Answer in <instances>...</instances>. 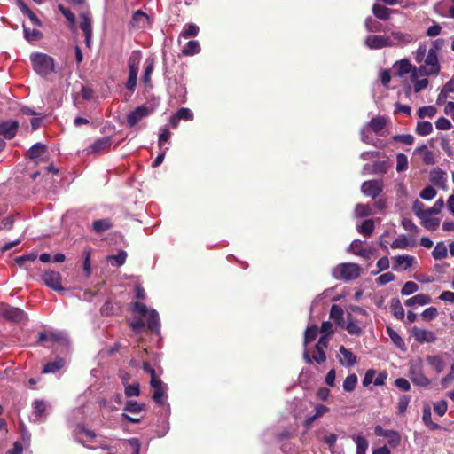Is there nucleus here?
I'll list each match as a JSON object with an SVG mask.
<instances>
[{"mask_svg": "<svg viewBox=\"0 0 454 454\" xmlns=\"http://www.w3.org/2000/svg\"><path fill=\"white\" fill-rule=\"evenodd\" d=\"M339 352L343 356V358H340L341 365L345 367H352L357 364V356L344 346L340 347Z\"/></svg>", "mask_w": 454, "mask_h": 454, "instance_id": "nucleus-19", "label": "nucleus"}, {"mask_svg": "<svg viewBox=\"0 0 454 454\" xmlns=\"http://www.w3.org/2000/svg\"><path fill=\"white\" fill-rule=\"evenodd\" d=\"M66 364V359L63 357H57L54 361L48 362L44 364L43 373H55L61 370Z\"/></svg>", "mask_w": 454, "mask_h": 454, "instance_id": "nucleus-21", "label": "nucleus"}, {"mask_svg": "<svg viewBox=\"0 0 454 454\" xmlns=\"http://www.w3.org/2000/svg\"><path fill=\"white\" fill-rule=\"evenodd\" d=\"M30 60L34 71L41 77H47L51 73H55V60L54 59L42 52H33L30 55Z\"/></svg>", "mask_w": 454, "mask_h": 454, "instance_id": "nucleus-1", "label": "nucleus"}, {"mask_svg": "<svg viewBox=\"0 0 454 454\" xmlns=\"http://www.w3.org/2000/svg\"><path fill=\"white\" fill-rule=\"evenodd\" d=\"M130 24L134 27L145 28L149 24V16L142 10H137L132 15Z\"/></svg>", "mask_w": 454, "mask_h": 454, "instance_id": "nucleus-18", "label": "nucleus"}, {"mask_svg": "<svg viewBox=\"0 0 454 454\" xmlns=\"http://www.w3.org/2000/svg\"><path fill=\"white\" fill-rule=\"evenodd\" d=\"M432 215H426L422 219V225L429 230V231H435L439 224H440V219L431 217Z\"/></svg>", "mask_w": 454, "mask_h": 454, "instance_id": "nucleus-47", "label": "nucleus"}, {"mask_svg": "<svg viewBox=\"0 0 454 454\" xmlns=\"http://www.w3.org/2000/svg\"><path fill=\"white\" fill-rule=\"evenodd\" d=\"M387 124V120L383 116H376L371 119V121L365 125L370 128L376 134L380 133Z\"/></svg>", "mask_w": 454, "mask_h": 454, "instance_id": "nucleus-28", "label": "nucleus"}, {"mask_svg": "<svg viewBox=\"0 0 454 454\" xmlns=\"http://www.w3.org/2000/svg\"><path fill=\"white\" fill-rule=\"evenodd\" d=\"M373 15L381 20H387L390 18L391 10L384 5L374 4L372 6Z\"/></svg>", "mask_w": 454, "mask_h": 454, "instance_id": "nucleus-32", "label": "nucleus"}, {"mask_svg": "<svg viewBox=\"0 0 454 454\" xmlns=\"http://www.w3.org/2000/svg\"><path fill=\"white\" fill-rule=\"evenodd\" d=\"M46 145L37 142L34 144L26 153L25 158L30 160L45 161L44 156L47 154Z\"/></svg>", "mask_w": 454, "mask_h": 454, "instance_id": "nucleus-9", "label": "nucleus"}, {"mask_svg": "<svg viewBox=\"0 0 454 454\" xmlns=\"http://www.w3.org/2000/svg\"><path fill=\"white\" fill-rule=\"evenodd\" d=\"M200 51V46L198 41L192 40L186 43V46L182 50V53L185 56H192Z\"/></svg>", "mask_w": 454, "mask_h": 454, "instance_id": "nucleus-43", "label": "nucleus"}, {"mask_svg": "<svg viewBox=\"0 0 454 454\" xmlns=\"http://www.w3.org/2000/svg\"><path fill=\"white\" fill-rule=\"evenodd\" d=\"M364 27H365V29L371 33H378V32L385 31L383 25L380 22H379L378 20H376L375 19H373L372 17H367L365 19Z\"/></svg>", "mask_w": 454, "mask_h": 454, "instance_id": "nucleus-35", "label": "nucleus"}, {"mask_svg": "<svg viewBox=\"0 0 454 454\" xmlns=\"http://www.w3.org/2000/svg\"><path fill=\"white\" fill-rule=\"evenodd\" d=\"M154 63H155V60H154V58H153V57L146 58V59L145 61V71H144V74H143V82L146 85L149 84L150 86H152L150 84V81H151V74L154 68Z\"/></svg>", "mask_w": 454, "mask_h": 454, "instance_id": "nucleus-34", "label": "nucleus"}, {"mask_svg": "<svg viewBox=\"0 0 454 454\" xmlns=\"http://www.w3.org/2000/svg\"><path fill=\"white\" fill-rule=\"evenodd\" d=\"M432 413L431 409L428 405H426L423 408V414H422V420L424 424L430 429V430H437L441 427L439 424L433 422L431 419Z\"/></svg>", "mask_w": 454, "mask_h": 454, "instance_id": "nucleus-36", "label": "nucleus"}, {"mask_svg": "<svg viewBox=\"0 0 454 454\" xmlns=\"http://www.w3.org/2000/svg\"><path fill=\"white\" fill-rule=\"evenodd\" d=\"M423 61H425L426 66L432 70H434V72L439 74L441 71V65L439 63L438 55L437 53H434V50L427 51V54Z\"/></svg>", "mask_w": 454, "mask_h": 454, "instance_id": "nucleus-22", "label": "nucleus"}, {"mask_svg": "<svg viewBox=\"0 0 454 454\" xmlns=\"http://www.w3.org/2000/svg\"><path fill=\"white\" fill-rule=\"evenodd\" d=\"M146 326L148 330L155 334L160 333V319L159 313L156 309H151L149 311Z\"/></svg>", "mask_w": 454, "mask_h": 454, "instance_id": "nucleus-17", "label": "nucleus"}, {"mask_svg": "<svg viewBox=\"0 0 454 454\" xmlns=\"http://www.w3.org/2000/svg\"><path fill=\"white\" fill-rule=\"evenodd\" d=\"M175 87H173L172 83H168L169 93L174 95L176 98H184L186 95V88L185 85L179 81L176 77L173 81Z\"/></svg>", "mask_w": 454, "mask_h": 454, "instance_id": "nucleus-23", "label": "nucleus"}, {"mask_svg": "<svg viewBox=\"0 0 454 454\" xmlns=\"http://www.w3.org/2000/svg\"><path fill=\"white\" fill-rule=\"evenodd\" d=\"M41 281L44 286L56 292H64L62 286V276L59 271L45 270L41 273Z\"/></svg>", "mask_w": 454, "mask_h": 454, "instance_id": "nucleus-5", "label": "nucleus"}, {"mask_svg": "<svg viewBox=\"0 0 454 454\" xmlns=\"http://www.w3.org/2000/svg\"><path fill=\"white\" fill-rule=\"evenodd\" d=\"M431 301H432V299L428 294H416L415 296H412V297L407 299L404 301V304L407 307H413L416 304H418L419 306H424V305L430 303Z\"/></svg>", "mask_w": 454, "mask_h": 454, "instance_id": "nucleus-24", "label": "nucleus"}, {"mask_svg": "<svg viewBox=\"0 0 454 454\" xmlns=\"http://www.w3.org/2000/svg\"><path fill=\"white\" fill-rule=\"evenodd\" d=\"M436 190L430 185L426 186L419 193V197L424 200H431L436 196Z\"/></svg>", "mask_w": 454, "mask_h": 454, "instance_id": "nucleus-58", "label": "nucleus"}, {"mask_svg": "<svg viewBox=\"0 0 454 454\" xmlns=\"http://www.w3.org/2000/svg\"><path fill=\"white\" fill-rule=\"evenodd\" d=\"M390 309L395 317L399 320H403L404 318L405 313L404 309L397 297H394L390 301Z\"/></svg>", "mask_w": 454, "mask_h": 454, "instance_id": "nucleus-27", "label": "nucleus"}, {"mask_svg": "<svg viewBox=\"0 0 454 454\" xmlns=\"http://www.w3.org/2000/svg\"><path fill=\"white\" fill-rule=\"evenodd\" d=\"M394 68H396L397 75L403 77L405 74H409L410 72L412 73L413 66L411 64L409 59H403L395 63Z\"/></svg>", "mask_w": 454, "mask_h": 454, "instance_id": "nucleus-26", "label": "nucleus"}, {"mask_svg": "<svg viewBox=\"0 0 454 454\" xmlns=\"http://www.w3.org/2000/svg\"><path fill=\"white\" fill-rule=\"evenodd\" d=\"M437 113V109L434 106H425L419 108L417 114L419 118L423 119L426 116L434 117Z\"/></svg>", "mask_w": 454, "mask_h": 454, "instance_id": "nucleus-52", "label": "nucleus"}, {"mask_svg": "<svg viewBox=\"0 0 454 454\" xmlns=\"http://www.w3.org/2000/svg\"><path fill=\"white\" fill-rule=\"evenodd\" d=\"M393 260V270L395 271H399L402 270H406L407 269L413 266L416 262V259L414 256L404 254V255H397L392 258Z\"/></svg>", "mask_w": 454, "mask_h": 454, "instance_id": "nucleus-13", "label": "nucleus"}, {"mask_svg": "<svg viewBox=\"0 0 454 454\" xmlns=\"http://www.w3.org/2000/svg\"><path fill=\"white\" fill-rule=\"evenodd\" d=\"M344 328H346L348 333L351 335L359 336L363 332L362 328L354 322L353 317L350 313L348 314L347 324H345Z\"/></svg>", "mask_w": 454, "mask_h": 454, "instance_id": "nucleus-39", "label": "nucleus"}, {"mask_svg": "<svg viewBox=\"0 0 454 454\" xmlns=\"http://www.w3.org/2000/svg\"><path fill=\"white\" fill-rule=\"evenodd\" d=\"M142 59V53L140 51H133L129 61V77L126 82L125 87L130 91H134L137 87V74L139 70V65Z\"/></svg>", "mask_w": 454, "mask_h": 454, "instance_id": "nucleus-2", "label": "nucleus"}, {"mask_svg": "<svg viewBox=\"0 0 454 454\" xmlns=\"http://www.w3.org/2000/svg\"><path fill=\"white\" fill-rule=\"evenodd\" d=\"M357 384V376L355 373H351L347 376L343 382V389L346 392H352L355 390Z\"/></svg>", "mask_w": 454, "mask_h": 454, "instance_id": "nucleus-51", "label": "nucleus"}, {"mask_svg": "<svg viewBox=\"0 0 454 454\" xmlns=\"http://www.w3.org/2000/svg\"><path fill=\"white\" fill-rule=\"evenodd\" d=\"M24 37L27 41H38L43 38V33L37 29H30L23 24Z\"/></svg>", "mask_w": 454, "mask_h": 454, "instance_id": "nucleus-45", "label": "nucleus"}, {"mask_svg": "<svg viewBox=\"0 0 454 454\" xmlns=\"http://www.w3.org/2000/svg\"><path fill=\"white\" fill-rule=\"evenodd\" d=\"M389 37H391V47H404L415 41L412 35L401 31H393Z\"/></svg>", "mask_w": 454, "mask_h": 454, "instance_id": "nucleus-11", "label": "nucleus"}, {"mask_svg": "<svg viewBox=\"0 0 454 454\" xmlns=\"http://www.w3.org/2000/svg\"><path fill=\"white\" fill-rule=\"evenodd\" d=\"M427 361L430 366L434 368L437 373L442 372L444 370L445 364L443 360L435 355H431L427 356Z\"/></svg>", "mask_w": 454, "mask_h": 454, "instance_id": "nucleus-40", "label": "nucleus"}, {"mask_svg": "<svg viewBox=\"0 0 454 454\" xmlns=\"http://www.w3.org/2000/svg\"><path fill=\"white\" fill-rule=\"evenodd\" d=\"M356 443V454H366L369 443L366 438L363 435H356L353 437Z\"/></svg>", "mask_w": 454, "mask_h": 454, "instance_id": "nucleus-48", "label": "nucleus"}, {"mask_svg": "<svg viewBox=\"0 0 454 454\" xmlns=\"http://www.w3.org/2000/svg\"><path fill=\"white\" fill-rule=\"evenodd\" d=\"M364 45L371 50H380L391 47V37L384 35H368L364 39Z\"/></svg>", "mask_w": 454, "mask_h": 454, "instance_id": "nucleus-8", "label": "nucleus"}, {"mask_svg": "<svg viewBox=\"0 0 454 454\" xmlns=\"http://www.w3.org/2000/svg\"><path fill=\"white\" fill-rule=\"evenodd\" d=\"M0 315L8 322L13 324L26 323L28 321L27 314L21 309L6 305Z\"/></svg>", "mask_w": 454, "mask_h": 454, "instance_id": "nucleus-6", "label": "nucleus"}, {"mask_svg": "<svg viewBox=\"0 0 454 454\" xmlns=\"http://www.w3.org/2000/svg\"><path fill=\"white\" fill-rule=\"evenodd\" d=\"M412 210L415 214V215L419 218L420 220L426 215H427V210H425V205L424 203H422L421 201H419V200H416L414 202H413V205H412Z\"/></svg>", "mask_w": 454, "mask_h": 454, "instance_id": "nucleus-57", "label": "nucleus"}, {"mask_svg": "<svg viewBox=\"0 0 454 454\" xmlns=\"http://www.w3.org/2000/svg\"><path fill=\"white\" fill-rule=\"evenodd\" d=\"M20 123L17 120H6L0 121V136L5 139H12L19 129Z\"/></svg>", "mask_w": 454, "mask_h": 454, "instance_id": "nucleus-10", "label": "nucleus"}, {"mask_svg": "<svg viewBox=\"0 0 454 454\" xmlns=\"http://www.w3.org/2000/svg\"><path fill=\"white\" fill-rule=\"evenodd\" d=\"M38 254L36 252H31L27 254H23L21 256H18L14 259L15 263L20 268L27 269L26 266V262H34L36 260Z\"/></svg>", "mask_w": 454, "mask_h": 454, "instance_id": "nucleus-44", "label": "nucleus"}, {"mask_svg": "<svg viewBox=\"0 0 454 454\" xmlns=\"http://www.w3.org/2000/svg\"><path fill=\"white\" fill-rule=\"evenodd\" d=\"M318 331H319V329L317 325H312L306 328V330L304 331V338H303V346L304 347H307V345L309 343H310L316 340Z\"/></svg>", "mask_w": 454, "mask_h": 454, "instance_id": "nucleus-37", "label": "nucleus"}, {"mask_svg": "<svg viewBox=\"0 0 454 454\" xmlns=\"http://www.w3.org/2000/svg\"><path fill=\"white\" fill-rule=\"evenodd\" d=\"M421 316L424 320L432 321L437 317L438 310L435 307H429L421 313Z\"/></svg>", "mask_w": 454, "mask_h": 454, "instance_id": "nucleus-64", "label": "nucleus"}, {"mask_svg": "<svg viewBox=\"0 0 454 454\" xmlns=\"http://www.w3.org/2000/svg\"><path fill=\"white\" fill-rule=\"evenodd\" d=\"M32 409H33V415L35 416V419H33L34 422L38 421L43 415H45L46 411V403L43 400L36 399L32 403Z\"/></svg>", "mask_w": 454, "mask_h": 454, "instance_id": "nucleus-29", "label": "nucleus"}, {"mask_svg": "<svg viewBox=\"0 0 454 454\" xmlns=\"http://www.w3.org/2000/svg\"><path fill=\"white\" fill-rule=\"evenodd\" d=\"M388 169V163L386 160L375 161L372 166V174H386Z\"/></svg>", "mask_w": 454, "mask_h": 454, "instance_id": "nucleus-55", "label": "nucleus"}, {"mask_svg": "<svg viewBox=\"0 0 454 454\" xmlns=\"http://www.w3.org/2000/svg\"><path fill=\"white\" fill-rule=\"evenodd\" d=\"M415 130L419 136H427L433 131V125L427 121H419Z\"/></svg>", "mask_w": 454, "mask_h": 454, "instance_id": "nucleus-46", "label": "nucleus"}, {"mask_svg": "<svg viewBox=\"0 0 454 454\" xmlns=\"http://www.w3.org/2000/svg\"><path fill=\"white\" fill-rule=\"evenodd\" d=\"M431 75H438L426 65H421L419 67H413L412 74H411V81H416L419 76H431Z\"/></svg>", "mask_w": 454, "mask_h": 454, "instance_id": "nucleus-30", "label": "nucleus"}, {"mask_svg": "<svg viewBox=\"0 0 454 454\" xmlns=\"http://www.w3.org/2000/svg\"><path fill=\"white\" fill-rule=\"evenodd\" d=\"M419 290V286L413 281H407L401 289L403 296H408Z\"/></svg>", "mask_w": 454, "mask_h": 454, "instance_id": "nucleus-54", "label": "nucleus"}, {"mask_svg": "<svg viewBox=\"0 0 454 454\" xmlns=\"http://www.w3.org/2000/svg\"><path fill=\"white\" fill-rule=\"evenodd\" d=\"M199 33V27L194 23H188L184 25L180 35L184 38L194 37Z\"/></svg>", "mask_w": 454, "mask_h": 454, "instance_id": "nucleus-49", "label": "nucleus"}, {"mask_svg": "<svg viewBox=\"0 0 454 454\" xmlns=\"http://www.w3.org/2000/svg\"><path fill=\"white\" fill-rule=\"evenodd\" d=\"M386 331L389 338L391 339L393 344L398 348L399 349L405 351L406 345L403 338L392 328V326L387 325L386 327Z\"/></svg>", "mask_w": 454, "mask_h": 454, "instance_id": "nucleus-25", "label": "nucleus"}, {"mask_svg": "<svg viewBox=\"0 0 454 454\" xmlns=\"http://www.w3.org/2000/svg\"><path fill=\"white\" fill-rule=\"evenodd\" d=\"M409 376L414 385L419 387H427L430 384V380L426 377L420 367H411Z\"/></svg>", "mask_w": 454, "mask_h": 454, "instance_id": "nucleus-14", "label": "nucleus"}, {"mask_svg": "<svg viewBox=\"0 0 454 454\" xmlns=\"http://www.w3.org/2000/svg\"><path fill=\"white\" fill-rule=\"evenodd\" d=\"M448 251L443 241L437 242L433 252L432 256L434 260H442L447 257Z\"/></svg>", "mask_w": 454, "mask_h": 454, "instance_id": "nucleus-41", "label": "nucleus"}, {"mask_svg": "<svg viewBox=\"0 0 454 454\" xmlns=\"http://www.w3.org/2000/svg\"><path fill=\"white\" fill-rule=\"evenodd\" d=\"M408 168V159L407 156L399 153L396 154V171L398 173L403 172Z\"/></svg>", "mask_w": 454, "mask_h": 454, "instance_id": "nucleus-53", "label": "nucleus"}, {"mask_svg": "<svg viewBox=\"0 0 454 454\" xmlns=\"http://www.w3.org/2000/svg\"><path fill=\"white\" fill-rule=\"evenodd\" d=\"M430 182L438 187L445 188L446 186V172L439 167L433 168L430 171Z\"/></svg>", "mask_w": 454, "mask_h": 454, "instance_id": "nucleus-16", "label": "nucleus"}, {"mask_svg": "<svg viewBox=\"0 0 454 454\" xmlns=\"http://www.w3.org/2000/svg\"><path fill=\"white\" fill-rule=\"evenodd\" d=\"M330 318L341 328L345 326L344 311L343 309L337 304H333L330 309Z\"/></svg>", "mask_w": 454, "mask_h": 454, "instance_id": "nucleus-20", "label": "nucleus"}, {"mask_svg": "<svg viewBox=\"0 0 454 454\" xmlns=\"http://www.w3.org/2000/svg\"><path fill=\"white\" fill-rule=\"evenodd\" d=\"M145 409V403H139L134 400H129L125 403L124 411L133 414H137Z\"/></svg>", "mask_w": 454, "mask_h": 454, "instance_id": "nucleus-42", "label": "nucleus"}, {"mask_svg": "<svg viewBox=\"0 0 454 454\" xmlns=\"http://www.w3.org/2000/svg\"><path fill=\"white\" fill-rule=\"evenodd\" d=\"M112 144L111 137H103L98 138L94 141V143L90 145L91 152L96 153L99 151H103L106 148H109Z\"/></svg>", "mask_w": 454, "mask_h": 454, "instance_id": "nucleus-33", "label": "nucleus"}, {"mask_svg": "<svg viewBox=\"0 0 454 454\" xmlns=\"http://www.w3.org/2000/svg\"><path fill=\"white\" fill-rule=\"evenodd\" d=\"M159 106V100L153 102L149 106L145 105H141L136 107L134 110L130 111L127 114V126L129 128L135 127L140 121L149 116L152 113L154 112L156 107Z\"/></svg>", "mask_w": 454, "mask_h": 454, "instance_id": "nucleus-3", "label": "nucleus"}, {"mask_svg": "<svg viewBox=\"0 0 454 454\" xmlns=\"http://www.w3.org/2000/svg\"><path fill=\"white\" fill-rule=\"evenodd\" d=\"M164 397H167V395L163 387L154 389L152 398L158 405L164 404Z\"/></svg>", "mask_w": 454, "mask_h": 454, "instance_id": "nucleus-60", "label": "nucleus"}, {"mask_svg": "<svg viewBox=\"0 0 454 454\" xmlns=\"http://www.w3.org/2000/svg\"><path fill=\"white\" fill-rule=\"evenodd\" d=\"M411 332L416 341L419 343H434L436 340V335L432 331L413 326Z\"/></svg>", "mask_w": 454, "mask_h": 454, "instance_id": "nucleus-12", "label": "nucleus"}, {"mask_svg": "<svg viewBox=\"0 0 454 454\" xmlns=\"http://www.w3.org/2000/svg\"><path fill=\"white\" fill-rule=\"evenodd\" d=\"M329 339L325 336H320L319 340H317L315 349L317 352V355L313 356V360L318 364H321L325 362L326 360V355L324 351V348H326L328 347Z\"/></svg>", "mask_w": 454, "mask_h": 454, "instance_id": "nucleus-15", "label": "nucleus"}, {"mask_svg": "<svg viewBox=\"0 0 454 454\" xmlns=\"http://www.w3.org/2000/svg\"><path fill=\"white\" fill-rule=\"evenodd\" d=\"M355 214L357 217H367L372 215V212L368 205L356 204L355 208Z\"/></svg>", "mask_w": 454, "mask_h": 454, "instance_id": "nucleus-56", "label": "nucleus"}, {"mask_svg": "<svg viewBox=\"0 0 454 454\" xmlns=\"http://www.w3.org/2000/svg\"><path fill=\"white\" fill-rule=\"evenodd\" d=\"M385 438L387 439V442L392 448H396L401 443V435H400L399 432H397L395 430L388 429L387 434L385 436Z\"/></svg>", "mask_w": 454, "mask_h": 454, "instance_id": "nucleus-50", "label": "nucleus"}, {"mask_svg": "<svg viewBox=\"0 0 454 454\" xmlns=\"http://www.w3.org/2000/svg\"><path fill=\"white\" fill-rule=\"evenodd\" d=\"M333 276L336 279L354 280L360 276V267L358 264L352 262L340 263L334 269Z\"/></svg>", "mask_w": 454, "mask_h": 454, "instance_id": "nucleus-4", "label": "nucleus"}, {"mask_svg": "<svg viewBox=\"0 0 454 454\" xmlns=\"http://www.w3.org/2000/svg\"><path fill=\"white\" fill-rule=\"evenodd\" d=\"M113 227V223L109 218H102L98 220H95L92 223V229L96 233H103L104 231L111 229Z\"/></svg>", "mask_w": 454, "mask_h": 454, "instance_id": "nucleus-31", "label": "nucleus"}, {"mask_svg": "<svg viewBox=\"0 0 454 454\" xmlns=\"http://www.w3.org/2000/svg\"><path fill=\"white\" fill-rule=\"evenodd\" d=\"M410 402H411V396L410 395H403L400 396L398 403H397V408H398V413L399 414H403L406 411L407 407H408Z\"/></svg>", "mask_w": 454, "mask_h": 454, "instance_id": "nucleus-63", "label": "nucleus"}, {"mask_svg": "<svg viewBox=\"0 0 454 454\" xmlns=\"http://www.w3.org/2000/svg\"><path fill=\"white\" fill-rule=\"evenodd\" d=\"M408 247H409L408 239H407L406 235H404V234L400 235L391 244V247L394 249H395V248L405 249Z\"/></svg>", "mask_w": 454, "mask_h": 454, "instance_id": "nucleus-61", "label": "nucleus"}, {"mask_svg": "<svg viewBox=\"0 0 454 454\" xmlns=\"http://www.w3.org/2000/svg\"><path fill=\"white\" fill-rule=\"evenodd\" d=\"M375 225L373 220L366 219L361 223V225L357 226V231L362 235L370 237L372 234Z\"/></svg>", "mask_w": 454, "mask_h": 454, "instance_id": "nucleus-38", "label": "nucleus"}, {"mask_svg": "<svg viewBox=\"0 0 454 454\" xmlns=\"http://www.w3.org/2000/svg\"><path fill=\"white\" fill-rule=\"evenodd\" d=\"M125 395L127 397L138 396L140 395V385L138 382L125 386Z\"/></svg>", "mask_w": 454, "mask_h": 454, "instance_id": "nucleus-59", "label": "nucleus"}, {"mask_svg": "<svg viewBox=\"0 0 454 454\" xmlns=\"http://www.w3.org/2000/svg\"><path fill=\"white\" fill-rule=\"evenodd\" d=\"M114 305L111 300H106L100 309L103 317H109L114 314Z\"/></svg>", "mask_w": 454, "mask_h": 454, "instance_id": "nucleus-62", "label": "nucleus"}, {"mask_svg": "<svg viewBox=\"0 0 454 454\" xmlns=\"http://www.w3.org/2000/svg\"><path fill=\"white\" fill-rule=\"evenodd\" d=\"M361 192L365 196L376 199L383 192V184L376 179L364 181L361 185Z\"/></svg>", "mask_w": 454, "mask_h": 454, "instance_id": "nucleus-7", "label": "nucleus"}]
</instances>
